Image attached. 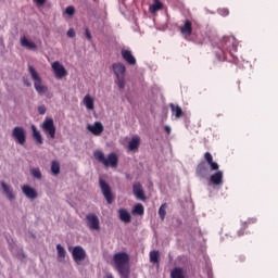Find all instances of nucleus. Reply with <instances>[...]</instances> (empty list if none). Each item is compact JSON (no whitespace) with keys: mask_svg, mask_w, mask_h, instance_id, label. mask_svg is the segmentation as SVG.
<instances>
[{"mask_svg":"<svg viewBox=\"0 0 278 278\" xmlns=\"http://www.w3.org/2000/svg\"><path fill=\"white\" fill-rule=\"evenodd\" d=\"M204 161L211 167V172H216L215 174L211 175L208 181L215 186H222L224 182V173L219 169L218 163H216L211 154V152H204Z\"/></svg>","mask_w":278,"mask_h":278,"instance_id":"obj_1","label":"nucleus"},{"mask_svg":"<svg viewBox=\"0 0 278 278\" xmlns=\"http://www.w3.org/2000/svg\"><path fill=\"white\" fill-rule=\"evenodd\" d=\"M115 263V268L122 278H129L130 266H129V255L125 252L117 253L113 257Z\"/></svg>","mask_w":278,"mask_h":278,"instance_id":"obj_2","label":"nucleus"},{"mask_svg":"<svg viewBox=\"0 0 278 278\" xmlns=\"http://www.w3.org/2000/svg\"><path fill=\"white\" fill-rule=\"evenodd\" d=\"M93 156L99 163L103 164L105 167L116 168L118 166V156L117 154H115V152H111L108 159H105V154L104 152H102V150H96Z\"/></svg>","mask_w":278,"mask_h":278,"instance_id":"obj_3","label":"nucleus"},{"mask_svg":"<svg viewBox=\"0 0 278 278\" xmlns=\"http://www.w3.org/2000/svg\"><path fill=\"white\" fill-rule=\"evenodd\" d=\"M113 72L116 76V85L118 86L119 90H124L126 87L125 74H126V66L122 62H115L112 65Z\"/></svg>","mask_w":278,"mask_h":278,"instance_id":"obj_4","label":"nucleus"},{"mask_svg":"<svg viewBox=\"0 0 278 278\" xmlns=\"http://www.w3.org/2000/svg\"><path fill=\"white\" fill-rule=\"evenodd\" d=\"M28 71L34 80V86H35L36 91L39 94H45L48 91V87H47V85L42 84V79H41L40 75L38 74V72L36 71V68L33 65H28Z\"/></svg>","mask_w":278,"mask_h":278,"instance_id":"obj_5","label":"nucleus"},{"mask_svg":"<svg viewBox=\"0 0 278 278\" xmlns=\"http://www.w3.org/2000/svg\"><path fill=\"white\" fill-rule=\"evenodd\" d=\"M238 45L235 39L224 38L222 41V53H224V58H226L227 52L230 53V56H233V53L237 52Z\"/></svg>","mask_w":278,"mask_h":278,"instance_id":"obj_6","label":"nucleus"},{"mask_svg":"<svg viewBox=\"0 0 278 278\" xmlns=\"http://www.w3.org/2000/svg\"><path fill=\"white\" fill-rule=\"evenodd\" d=\"M41 129L49 139L54 140L56 128L52 118L45 119L43 124L41 125Z\"/></svg>","mask_w":278,"mask_h":278,"instance_id":"obj_7","label":"nucleus"},{"mask_svg":"<svg viewBox=\"0 0 278 278\" xmlns=\"http://www.w3.org/2000/svg\"><path fill=\"white\" fill-rule=\"evenodd\" d=\"M68 250L72 252L73 260L77 265H80V263L87 258V253L80 245L70 248Z\"/></svg>","mask_w":278,"mask_h":278,"instance_id":"obj_8","label":"nucleus"},{"mask_svg":"<svg viewBox=\"0 0 278 278\" xmlns=\"http://www.w3.org/2000/svg\"><path fill=\"white\" fill-rule=\"evenodd\" d=\"M12 137L15 139V142L24 146L26 142V130L23 126H15L12 130Z\"/></svg>","mask_w":278,"mask_h":278,"instance_id":"obj_9","label":"nucleus"},{"mask_svg":"<svg viewBox=\"0 0 278 278\" xmlns=\"http://www.w3.org/2000/svg\"><path fill=\"white\" fill-rule=\"evenodd\" d=\"M192 31V22L190 20H185V23L180 26V35H182L186 40H190Z\"/></svg>","mask_w":278,"mask_h":278,"instance_id":"obj_10","label":"nucleus"},{"mask_svg":"<svg viewBox=\"0 0 278 278\" xmlns=\"http://www.w3.org/2000/svg\"><path fill=\"white\" fill-rule=\"evenodd\" d=\"M52 68L58 79H62L67 76V70L59 61L52 63Z\"/></svg>","mask_w":278,"mask_h":278,"instance_id":"obj_11","label":"nucleus"},{"mask_svg":"<svg viewBox=\"0 0 278 278\" xmlns=\"http://www.w3.org/2000/svg\"><path fill=\"white\" fill-rule=\"evenodd\" d=\"M100 188H101L102 193H103L104 198L106 199L108 203L112 204L113 203V194H112L111 188L103 179H100Z\"/></svg>","mask_w":278,"mask_h":278,"instance_id":"obj_12","label":"nucleus"},{"mask_svg":"<svg viewBox=\"0 0 278 278\" xmlns=\"http://www.w3.org/2000/svg\"><path fill=\"white\" fill-rule=\"evenodd\" d=\"M88 227L91 230H100V220L96 214H88L86 216Z\"/></svg>","mask_w":278,"mask_h":278,"instance_id":"obj_13","label":"nucleus"},{"mask_svg":"<svg viewBox=\"0 0 278 278\" xmlns=\"http://www.w3.org/2000/svg\"><path fill=\"white\" fill-rule=\"evenodd\" d=\"M87 129L94 136H100L104 131V126L101 122H96L93 125L88 124Z\"/></svg>","mask_w":278,"mask_h":278,"instance_id":"obj_14","label":"nucleus"},{"mask_svg":"<svg viewBox=\"0 0 278 278\" xmlns=\"http://www.w3.org/2000/svg\"><path fill=\"white\" fill-rule=\"evenodd\" d=\"M195 175L200 178H205L208 175V167L205 161L198 163V167H195Z\"/></svg>","mask_w":278,"mask_h":278,"instance_id":"obj_15","label":"nucleus"},{"mask_svg":"<svg viewBox=\"0 0 278 278\" xmlns=\"http://www.w3.org/2000/svg\"><path fill=\"white\" fill-rule=\"evenodd\" d=\"M122 56L129 65H136L137 60L134 56L131 50L123 49Z\"/></svg>","mask_w":278,"mask_h":278,"instance_id":"obj_16","label":"nucleus"},{"mask_svg":"<svg viewBox=\"0 0 278 278\" xmlns=\"http://www.w3.org/2000/svg\"><path fill=\"white\" fill-rule=\"evenodd\" d=\"M134 194L140 201H146L147 200L143 188H142L141 184H139V182H136L134 185Z\"/></svg>","mask_w":278,"mask_h":278,"instance_id":"obj_17","label":"nucleus"},{"mask_svg":"<svg viewBox=\"0 0 278 278\" xmlns=\"http://www.w3.org/2000/svg\"><path fill=\"white\" fill-rule=\"evenodd\" d=\"M22 190H23V193L26 195V198L30 200H35L38 198L37 191L27 185L23 186Z\"/></svg>","mask_w":278,"mask_h":278,"instance_id":"obj_18","label":"nucleus"},{"mask_svg":"<svg viewBox=\"0 0 278 278\" xmlns=\"http://www.w3.org/2000/svg\"><path fill=\"white\" fill-rule=\"evenodd\" d=\"M140 144H141L140 137H138V135H135V137H132V139H130L129 141L128 149L129 151H138Z\"/></svg>","mask_w":278,"mask_h":278,"instance_id":"obj_19","label":"nucleus"},{"mask_svg":"<svg viewBox=\"0 0 278 278\" xmlns=\"http://www.w3.org/2000/svg\"><path fill=\"white\" fill-rule=\"evenodd\" d=\"M169 109H172V115L179 119L184 116V111L179 104H169Z\"/></svg>","mask_w":278,"mask_h":278,"instance_id":"obj_20","label":"nucleus"},{"mask_svg":"<svg viewBox=\"0 0 278 278\" xmlns=\"http://www.w3.org/2000/svg\"><path fill=\"white\" fill-rule=\"evenodd\" d=\"M21 43L22 47L31 50V51H36L37 50V45L34 41H30L27 37H23L21 39Z\"/></svg>","mask_w":278,"mask_h":278,"instance_id":"obj_21","label":"nucleus"},{"mask_svg":"<svg viewBox=\"0 0 278 278\" xmlns=\"http://www.w3.org/2000/svg\"><path fill=\"white\" fill-rule=\"evenodd\" d=\"M33 131V138L38 144L43 143L42 135L40 134V130L36 128V126L33 124L31 126Z\"/></svg>","mask_w":278,"mask_h":278,"instance_id":"obj_22","label":"nucleus"},{"mask_svg":"<svg viewBox=\"0 0 278 278\" xmlns=\"http://www.w3.org/2000/svg\"><path fill=\"white\" fill-rule=\"evenodd\" d=\"M164 4L160 0H154V3L150 5V13L155 14L163 10Z\"/></svg>","mask_w":278,"mask_h":278,"instance_id":"obj_23","label":"nucleus"},{"mask_svg":"<svg viewBox=\"0 0 278 278\" xmlns=\"http://www.w3.org/2000/svg\"><path fill=\"white\" fill-rule=\"evenodd\" d=\"M84 104L87 108V110H94V100L89 93H87L84 98Z\"/></svg>","mask_w":278,"mask_h":278,"instance_id":"obj_24","label":"nucleus"},{"mask_svg":"<svg viewBox=\"0 0 278 278\" xmlns=\"http://www.w3.org/2000/svg\"><path fill=\"white\" fill-rule=\"evenodd\" d=\"M2 189L7 198L12 201L15 199V195L13 193V190L11 189L10 186L5 185L4 182H1Z\"/></svg>","mask_w":278,"mask_h":278,"instance_id":"obj_25","label":"nucleus"},{"mask_svg":"<svg viewBox=\"0 0 278 278\" xmlns=\"http://www.w3.org/2000/svg\"><path fill=\"white\" fill-rule=\"evenodd\" d=\"M257 219L256 218H249L245 223L242 224V229L238 231V236L241 237L244 235L245 229L253 224H256Z\"/></svg>","mask_w":278,"mask_h":278,"instance_id":"obj_26","label":"nucleus"},{"mask_svg":"<svg viewBox=\"0 0 278 278\" xmlns=\"http://www.w3.org/2000/svg\"><path fill=\"white\" fill-rule=\"evenodd\" d=\"M119 218L126 224H129L131 222V216L125 208L119 210Z\"/></svg>","mask_w":278,"mask_h":278,"instance_id":"obj_27","label":"nucleus"},{"mask_svg":"<svg viewBox=\"0 0 278 278\" xmlns=\"http://www.w3.org/2000/svg\"><path fill=\"white\" fill-rule=\"evenodd\" d=\"M56 250H58V260H59V262H61V263L64 262V260L66 257L65 249L61 244H58Z\"/></svg>","mask_w":278,"mask_h":278,"instance_id":"obj_28","label":"nucleus"},{"mask_svg":"<svg viewBox=\"0 0 278 278\" xmlns=\"http://www.w3.org/2000/svg\"><path fill=\"white\" fill-rule=\"evenodd\" d=\"M150 263H153V264L160 263V252L159 251L150 252Z\"/></svg>","mask_w":278,"mask_h":278,"instance_id":"obj_29","label":"nucleus"},{"mask_svg":"<svg viewBox=\"0 0 278 278\" xmlns=\"http://www.w3.org/2000/svg\"><path fill=\"white\" fill-rule=\"evenodd\" d=\"M172 278H186L182 268H174L170 274Z\"/></svg>","mask_w":278,"mask_h":278,"instance_id":"obj_30","label":"nucleus"},{"mask_svg":"<svg viewBox=\"0 0 278 278\" xmlns=\"http://www.w3.org/2000/svg\"><path fill=\"white\" fill-rule=\"evenodd\" d=\"M61 167L59 161H52L51 163V172L54 176H58L60 174Z\"/></svg>","mask_w":278,"mask_h":278,"instance_id":"obj_31","label":"nucleus"},{"mask_svg":"<svg viewBox=\"0 0 278 278\" xmlns=\"http://www.w3.org/2000/svg\"><path fill=\"white\" fill-rule=\"evenodd\" d=\"M134 215H140L142 216L144 214V207L142 204H137L132 210Z\"/></svg>","mask_w":278,"mask_h":278,"instance_id":"obj_32","label":"nucleus"},{"mask_svg":"<svg viewBox=\"0 0 278 278\" xmlns=\"http://www.w3.org/2000/svg\"><path fill=\"white\" fill-rule=\"evenodd\" d=\"M166 210H167V204H163L161 205V207H159V217H161V220H164L166 217Z\"/></svg>","mask_w":278,"mask_h":278,"instance_id":"obj_33","label":"nucleus"},{"mask_svg":"<svg viewBox=\"0 0 278 278\" xmlns=\"http://www.w3.org/2000/svg\"><path fill=\"white\" fill-rule=\"evenodd\" d=\"M31 175H33V177H35L39 180H41V178H42V175H41V172L39 168L31 169Z\"/></svg>","mask_w":278,"mask_h":278,"instance_id":"obj_34","label":"nucleus"},{"mask_svg":"<svg viewBox=\"0 0 278 278\" xmlns=\"http://www.w3.org/2000/svg\"><path fill=\"white\" fill-rule=\"evenodd\" d=\"M65 13L68 15V16H73L75 14V8L74 5H68L65 10Z\"/></svg>","mask_w":278,"mask_h":278,"instance_id":"obj_35","label":"nucleus"},{"mask_svg":"<svg viewBox=\"0 0 278 278\" xmlns=\"http://www.w3.org/2000/svg\"><path fill=\"white\" fill-rule=\"evenodd\" d=\"M219 13L222 16H228L229 15V10L226 8L219 9Z\"/></svg>","mask_w":278,"mask_h":278,"instance_id":"obj_36","label":"nucleus"},{"mask_svg":"<svg viewBox=\"0 0 278 278\" xmlns=\"http://www.w3.org/2000/svg\"><path fill=\"white\" fill-rule=\"evenodd\" d=\"M67 36H68L70 38H74V37L76 36V33H75L74 28H70V29H68Z\"/></svg>","mask_w":278,"mask_h":278,"instance_id":"obj_37","label":"nucleus"},{"mask_svg":"<svg viewBox=\"0 0 278 278\" xmlns=\"http://www.w3.org/2000/svg\"><path fill=\"white\" fill-rule=\"evenodd\" d=\"M38 112H39L40 115H45L46 112H47L46 106H45V105L39 106V108H38Z\"/></svg>","mask_w":278,"mask_h":278,"instance_id":"obj_38","label":"nucleus"},{"mask_svg":"<svg viewBox=\"0 0 278 278\" xmlns=\"http://www.w3.org/2000/svg\"><path fill=\"white\" fill-rule=\"evenodd\" d=\"M86 37H87V39H88L89 41L92 40V35H91L89 28H86Z\"/></svg>","mask_w":278,"mask_h":278,"instance_id":"obj_39","label":"nucleus"},{"mask_svg":"<svg viewBox=\"0 0 278 278\" xmlns=\"http://www.w3.org/2000/svg\"><path fill=\"white\" fill-rule=\"evenodd\" d=\"M34 1L37 5H40V7L47 2V0H34Z\"/></svg>","mask_w":278,"mask_h":278,"instance_id":"obj_40","label":"nucleus"},{"mask_svg":"<svg viewBox=\"0 0 278 278\" xmlns=\"http://www.w3.org/2000/svg\"><path fill=\"white\" fill-rule=\"evenodd\" d=\"M165 131H166L167 135H170L172 128H169V126H165Z\"/></svg>","mask_w":278,"mask_h":278,"instance_id":"obj_41","label":"nucleus"},{"mask_svg":"<svg viewBox=\"0 0 278 278\" xmlns=\"http://www.w3.org/2000/svg\"><path fill=\"white\" fill-rule=\"evenodd\" d=\"M24 84L27 86V87H30L31 84L29 83V80H27V78L24 77Z\"/></svg>","mask_w":278,"mask_h":278,"instance_id":"obj_42","label":"nucleus"},{"mask_svg":"<svg viewBox=\"0 0 278 278\" xmlns=\"http://www.w3.org/2000/svg\"><path fill=\"white\" fill-rule=\"evenodd\" d=\"M105 278H114V276L111 273H108Z\"/></svg>","mask_w":278,"mask_h":278,"instance_id":"obj_43","label":"nucleus"},{"mask_svg":"<svg viewBox=\"0 0 278 278\" xmlns=\"http://www.w3.org/2000/svg\"><path fill=\"white\" fill-rule=\"evenodd\" d=\"M240 261L243 262V261H244V257H240Z\"/></svg>","mask_w":278,"mask_h":278,"instance_id":"obj_44","label":"nucleus"}]
</instances>
